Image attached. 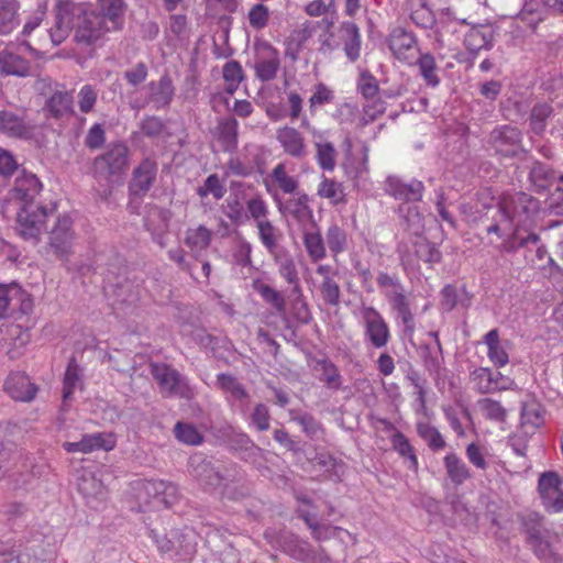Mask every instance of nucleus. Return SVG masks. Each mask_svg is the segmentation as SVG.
<instances>
[{
  "label": "nucleus",
  "mask_w": 563,
  "mask_h": 563,
  "mask_svg": "<svg viewBox=\"0 0 563 563\" xmlns=\"http://www.w3.org/2000/svg\"><path fill=\"white\" fill-rule=\"evenodd\" d=\"M223 79L227 82V92L234 93L240 82L244 79L242 66L236 60L225 63L222 70Z\"/></svg>",
  "instance_id": "50"
},
{
  "label": "nucleus",
  "mask_w": 563,
  "mask_h": 563,
  "mask_svg": "<svg viewBox=\"0 0 563 563\" xmlns=\"http://www.w3.org/2000/svg\"><path fill=\"white\" fill-rule=\"evenodd\" d=\"M316 369L321 372L320 382L324 383L330 389L338 390L342 386V376L339 368L329 360L317 361Z\"/></svg>",
  "instance_id": "41"
},
{
  "label": "nucleus",
  "mask_w": 563,
  "mask_h": 563,
  "mask_svg": "<svg viewBox=\"0 0 563 563\" xmlns=\"http://www.w3.org/2000/svg\"><path fill=\"white\" fill-rule=\"evenodd\" d=\"M544 415L545 409L541 404L526 402L521 408V424L530 426L532 429L540 428L544 422Z\"/></svg>",
  "instance_id": "44"
},
{
  "label": "nucleus",
  "mask_w": 563,
  "mask_h": 563,
  "mask_svg": "<svg viewBox=\"0 0 563 563\" xmlns=\"http://www.w3.org/2000/svg\"><path fill=\"white\" fill-rule=\"evenodd\" d=\"M534 555L542 563H562L561 556L552 549L549 538L541 539L537 542L529 544Z\"/></svg>",
  "instance_id": "57"
},
{
  "label": "nucleus",
  "mask_w": 563,
  "mask_h": 563,
  "mask_svg": "<svg viewBox=\"0 0 563 563\" xmlns=\"http://www.w3.org/2000/svg\"><path fill=\"white\" fill-rule=\"evenodd\" d=\"M529 181L534 192L543 194L548 191L555 181L559 183V176L550 166L534 161L529 172Z\"/></svg>",
  "instance_id": "25"
},
{
  "label": "nucleus",
  "mask_w": 563,
  "mask_h": 563,
  "mask_svg": "<svg viewBox=\"0 0 563 563\" xmlns=\"http://www.w3.org/2000/svg\"><path fill=\"white\" fill-rule=\"evenodd\" d=\"M389 48L399 60H408L416 49V37L401 27H396L389 35Z\"/></svg>",
  "instance_id": "26"
},
{
  "label": "nucleus",
  "mask_w": 563,
  "mask_h": 563,
  "mask_svg": "<svg viewBox=\"0 0 563 563\" xmlns=\"http://www.w3.org/2000/svg\"><path fill=\"white\" fill-rule=\"evenodd\" d=\"M264 538L274 547L282 549L290 558L301 563H330L331 558L327 551L320 547L313 549L311 544L300 539L291 532H279L266 530Z\"/></svg>",
  "instance_id": "2"
},
{
  "label": "nucleus",
  "mask_w": 563,
  "mask_h": 563,
  "mask_svg": "<svg viewBox=\"0 0 563 563\" xmlns=\"http://www.w3.org/2000/svg\"><path fill=\"white\" fill-rule=\"evenodd\" d=\"M260 57L255 63V75L261 81H271L276 78L280 67L278 51L267 41L255 43Z\"/></svg>",
  "instance_id": "13"
},
{
  "label": "nucleus",
  "mask_w": 563,
  "mask_h": 563,
  "mask_svg": "<svg viewBox=\"0 0 563 563\" xmlns=\"http://www.w3.org/2000/svg\"><path fill=\"white\" fill-rule=\"evenodd\" d=\"M78 492L85 498L86 504L99 509L103 506L108 498V492L100 479L91 473H85L78 478Z\"/></svg>",
  "instance_id": "16"
},
{
  "label": "nucleus",
  "mask_w": 563,
  "mask_h": 563,
  "mask_svg": "<svg viewBox=\"0 0 563 563\" xmlns=\"http://www.w3.org/2000/svg\"><path fill=\"white\" fill-rule=\"evenodd\" d=\"M319 196L330 199L332 203L345 202L343 185L334 179L323 178L318 188Z\"/></svg>",
  "instance_id": "48"
},
{
  "label": "nucleus",
  "mask_w": 563,
  "mask_h": 563,
  "mask_svg": "<svg viewBox=\"0 0 563 563\" xmlns=\"http://www.w3.org/2000/svg\"><path fill=\"white\" fill-rule=\"evenodd\" d=\"M97 12L114 32L121 31L124 25V16L128 10L125 0H97Z\"/></svg>",
  "instance_id": "21"
},
{
  "label": "nucleus",
  "mask_w": 563,
  "mask_h": 563,
  "mask_svg": "<svg viewBox=\"0 0 563 563\" xmlns=\"http://www.w3.org/2000/svg\"><path fill=\"white\" fill-rule=\"evenodd\" d=\"M494 29L490 25L472 27L465 35L464 44L472 54L481 49H489L493 46Z\"/></svg>",
  "instance_id": "27"
},
{
  "label": "nucleus",
  "mask_w": 563,
  "mask_h": 563,
  "mask_svg": "<svg viewBox=\"0 0 563 563\" xmlns=\"http://www.w3.org/2000/svg\"><path fill=\"white\" fill-rule=\"evenodd\" d=\"M256 228L262 244L272 256L285 251V249L279 245V242L283 239V232L269 220L261 222Z\"/></svg>",
  "instance_id": "33"
},
{
  "label": "nucleus",
  "mask_w": 563,
  "mask_h": 563,
  "mask_svg": "<svg viewBox=\"0 0 563 563\" xmlns=\"http://www.w3.org/2000/svg\"><path fill=\"white\" fill-rule=\"evenodd\" d=\"M308 202V195L302 192L296 198H289L284 203L280 202L278 209L282 214L291 216L298 223L305 224L313 222V212Z\"/></svg>",
  "instance_id": "22"
},
{
  "label": "nucleus",
  "mask_w": 563,
  "mask_h": 563,
  "mask_svg": "<svg viewBox=\"0 0 563 563\" xmlns=\"http://www.w3.org/2000/svg\"><path fill=\"white\" fill-rule=\"evenodd\" d=\"M130 150L124 143L110 144L107 151L97 156L91 166V175L99 183L110 185L126 170Z\"/></svg>",
  "instance_id": "3"
},
{
  "label": "nucleus",
  "mask_w": 563,
  "mask_h": 563,
  "mask_svg": "<svg viewBox=\"0 0 563 563\" xmlns=\"http://www.w3.org/2000/svg\"><path fill=\"white\" fill-rule=\"evenodd\" d=\"M21 296V286L16 283L0 284V318L13 313L14 300Z\"/></svg>",
  "instance_id": "42"
},
{
  "label": "nucleus",
  "mask_w": 563,
  "mask_h": 563,
  "mask_svg": "<svg viewBox=\"0 0 563 563\" xmlns=\"http://www.w3.org/2000/svg\"><path fill=\"white\" fill-rule=\"evenodd\" d=\"M419 355L422 360L424 369L434 377H439L442 371L443 355L442 344L438 346H430L429 344H421Z\"/></svg>",
  "instance_id": "34"
},
{
  "label": "nucleus",
  "mask_w": 563,
  "mask_h": 563,
  "mask_svg": "<svg viewBox=\"0 0 563 563\" xmlns=\"http://www.w3.org/2000/svg\"><path fill=\"white\" fill-rule=\"evenodd\" d=\"M420 75L423 77L427 85L437 87L440 84V78L437 75V65L434 57L427 53L422 54L418 62Z\"/></svg>",
  "instance_id": "55"
},
{
  "label": "nucleus",
  "mask_w": 563,
  "mask_h": 563,
  "mask_svg": "<svg viewBox=\"0 0 563 563\" xmlns=\"http://www.w3.org/2000/svg\"><path fill=\"white\" fill-rule=\"evenodd\" d=\"M520 530L526 534L528 544L549 538V530L544 527L543 517L537 512L520 516Z\"/></svg>",
  "instance_id": "29"
},
{
  "label": "nucleus",
  "mask_w": 563,
  "mask_h": 563,
  "mask_svg": "<svg viewBox=\"0 0 563 563\" xmlns=\"http://www.w3.org/2000/svg\"><path fill=\"white\" fill-rule=\"evenodd\" d=\"M212 233L205 225L198 228H189L186 230L185 244L192 251L198 252L206 250L211 243Z\"/></svg>",
  "instance_id": "40"
},
{
  "label": "nucleus",
  "mask_w": 563,
  "mask_h": 563,
  "mask_svg": "<svg viewBox=\"0 0 563 563\" xmlns=\"http://www.w3.org/2000/svg\"><path fill=\"white\" fill-rule=\"evenodd\" d=\"M317 161L324 170H332L335 166L336 151L332 143H316Z\"/></svg>",
  "instance_id": "61"
},
{
  "label": "nucleus",
  "mask_w": 563,
  "mask_h": 563,
  "mask_svg": "<svg viewBox=\"0 0 563 563\" xmlns=\"http://www.w3.org/2000/svg\"><path fill=\"white\" fill-rule=\"evenodd\" d=\"M0 134L12 139L27 140L33 134V128L25 120L24 112L2 109L0 110Z\"/></svg>",
  "instance_id": "15"
},
{
  "label": "nucleus",
  "mask_w": 563,
  "mask_h": 563,
  "mask_svg": "<svg viewBox=\"0 0 563 563\" xmlns=\"http://www.w3.org/2000/svg\"><path fill=\"white\" fill-rule=\"evenodd\" d=\"M327 244L333 254H339L346 246V233L336 224H332L325 234Z\"/></svg>",
  "instance_id": "63"
},
{
  "label": "nucleus",
  "mask_w": 563,
  "mask_h": 563,
  "mask_svg": "<svg viewBox=\"0 0 563 563\" xmlns=\"http://www.w3.org/2000/svg\"><path fill=\"white\" fill-rule=\"evenodd\" d=\"M342 40L344 43V52L351 62H355L360 57L361 52V34L360 29L354 22H343L340 26Z\"/></svg>",
  "instance_id": "32"
},
{
  "label": "nucleus",
  "mask_w": 563,
  "mask_h": 563,
  "mask_svg": "<svg viewBox=\"0 0 563 563\" xmlns=\"http://www.w3.org/2000/svg\"><path fill=\"white\" fill-rule=\"evenodd\" d=\"M487 143L501 157L526 159L528 156V151L522 146L521 131L509 124L496 126L489 133Z\"/></svg>",
  "instance_id": "4"
},
{
  "label": "nucleus",
  "mask_w": 563,
  "mask_h": 563,
  "mask_svg": "<svg viewBox=\"0 0 563 563\" xmlns=\"http://www.w3.org/2000/svg\"><path fill=\"white\" fill-rule=\"evenodd\" d=\"M357 90L366 100L375 99L379 92L378 81L368 70H364L360 75Z\"/></svg>",
  "instance_id": "60"
},
{
  "label": "nucleus",
  "mask_w": 563,
  "mask_h": 563,
  "mask_svg": "<svg viewBox=\"0 0 563 563\" xmlns=\"http://www.w3.org/2000/svg\"><path fill=\"white\" fill-rule=\"evenodd\" d=\"M174 433L178 441L188 445H199L203 442V435L191 423L177 422Z\"/></svg>",
  "instance_id": "52"
},
{
  "label": "nucleus",
  "mask_w": 563,
  "mask_h": 563,
  "mask_svg": "<svg viewBox=\"0 0 563 563\" xmlns=\"http://www.w3.org/2000/svg\"><path fill=\"white\" fill-rule=\"evenodd\" d=\"M151 537L161 553H174L181 560L190 559L196 553V536L191 529H173L166 534L152 530Z\"/></svg>",
  "instance_id": "5"
},
{
  "label": "nucleus",
  "mask_w": 563,
  "mask_h": 563,
  "mask_svg": "<svg viewBox=\"0 0 563 563\" xmlns=\"http://www.w3.org/2000/svg\"><path fill=\"white\" fill-rule=\"evenodd\" d=\"M393 448L401 455L402 457H407L409 460V468L417 471L418 470V460L415 454L412 445L409 443V440L405 437L404 433L397 431L390 439Z\"/></svg>",
  "instance_id": "49"
},
{
  "label": "nucleus",
  "mask_w": 563,
  "mask_h": 563,
  "mask_svg": "<svg viewBox=\"0 0 563 563\" xmlns=\"http://www.w3.org/2000/svg\"><path fill=\"white\" fill-rule=\"evenodd\" d=\"M276 139L287 155L299 159L307 156L305 137L297 129L287 125L279 128L276 131Z\"/></svg>",
  "instance_id": "19"
},
{
  "label": "nucleus",
  "mask_w": 563,
  "mask_h": 563,
  "mask_svg": "<svg viewBox=\"0 0 563 563\" xmlns=\"http://www.w3.org/2000/svg\"><path fill=\"white\" fill-rule=\"evenodd\" d=\"M275 263L278 266L279 275L289 284L296 283L299 279L298 271L294 258L285 251L273 255Z\"/></svg>",
  "instance_id": "47"
},
{
  "label": "nucleus",
  "mask_w": 563,
  "mask_h": 563,
  "mask_svg": "<svg viewBox=\"0 0 563 563\" xmlns=\"http://www.w3.org/2000/svg\"><path fill=\"white\" fill-rule=\"evenodd\" d=\"M562 481L555 472L542 473L539 477L538 489L542 501L547 498H551V495L558 494L561 489Z\"/></svg>",
  "instance_id": "56"
},
{
  "label": "nucleus",
  "mask_w": 563,
  "mask_h": 563,
  "mask_svg": "<svg viewBox=\"0 0 563 563\" xmlns=\"http://www.w3.org/2000/svg\"><path fill=\"white\" fill-rule=\"evenodd\" d=\"M150 100L156 109L167 108L174 97L175 88L168 75H163L158 81H152L148 85Z\"/></svg>",
  "instance_id": "31"
},
{
  "label": "nucleus",
  "mask_w": 563,
  "mask_h": 563,
  "mask_svg": "<svg viewBox=\"0 0 563 563\" xmlns=\"http://www.w3.org/2000/svg\"><path fill=\"white\" fill-rule=\"evenodd\" d=\"M46 115L60 120L74 114V97L68 91H55L44 106Z\"/></svg>",
  "instance_id": "23"
},
{
  "label": "nucleus",
  "mask_w": 563,
  "mask_h": 563,
  "mask_svg": "<svg viewBox=\"0 0 563 563\" xmlns=\"http://www.w3.org/2000/svg\"><path fill=\"white\" fill-rule=\"evenodd\" d=\"M82 373L75 357L68 362L63 385V400L64 402L71 399L73 393L76 387L81 386Z\"/></svg>",
  "instance_id": "39"
},
{
  "label": "nucleus",
  "mask_w": 563,
  "mask_h": 563,
  "mask_svg": "<svg viewBox=\"0 0 563 563\" xmlns=\"http://www.w3.org/2000/svg\"><path fill=\"white\" fill-rule=\"evenodd\" d=\"M384 189L387 195L409 205L422 199L424 185L421 180L415 178L406 181L398 176H388Z\"/></svg>",
  "instance_id": "12"
},
{
  "label": "nucleus",
  "mask_w": 563,
  "mask_h": 563,
  "mask_svg": "<svg viewBox=\"0 0 563 563\" xmlns=\"http://www.w3.org/2000/svg\"><path fill=\"white\" fill-rule=\"evenodd\" d=\"M62 446L68 453H89L99 449L110 451L115 446V439L111 433H92L82 435L77 442H64Z\"/></svg>",
  "instance_id": "17"
},
{
  "label": "nucleus",
  "mask_w": 563,
  "mask_h": 563,
  "mask_svg": "<svg viewBox=\"0 0 563 563\" xmlns=\"http://www.w3.org/2000/svg\"><path fill=\"white\" fill-rule=\"evenodd\" d=\"M273 180L278 185L285 194H294L298 188V181L294 177L287 175L285 166L278 164L272 172Z\"/></svg>",
  "instance_id": "62"
},
{
  "label": "nucleus",
  "mask_w": 563,
  "mask_h": 563,
  "mask_svg": "<svg viewBox=\"0 0 563 563\" xmlns=\"http://www.w3.org/2000/svg\"><path fill=\"white\" fill-rule=\"evenodd\" d=\"M158 166L155 159L151 157L143 158L133 169L131 179L128 184L130 196L129 208L131 212L137 213L140 201L153 187L156 181Z\"/></svg>",
  "instance_id": "6"
},
{
  "label": "nucleus",
  "mask_w": 563,
  "mask_h": 563,
  "mask_svg": "<svg viewBox=\"0 0 563 563\" xmlns=\"http://www.w3.org/2000/svg\"><path fill=\"white\" fill-rule=\"evenodd\" d=\"M377 284L378 286H393V290L386 291L385 296L394 310L409 306V301L405 295V288L397 275L380 272L377 276Z\"/></svg>",
  "instance_id": "28"
},
{
  "label": "nucleus",
  "mask_w": 563,
  "mask_h": 563,
  "mask_svg": "<svg viewBox=\"0 0 563 563\" xmlns=\"http://www.w3.org/2000/svg\"><path fill=\"white\" fill-rule=\"evenodd\" d=\"M320 292L325 303L336 307L341 299V289L333 278H325L320 285Z\"/></svg>",
  "instance_id": "64"
},
{
  "label": "nucleus",
  "mask_w": 563,
  "mask_h": 563,
  "mask_svg": "<svg viewBox=\"0 0 563 563\" xmlns=\"http://www.w3.org/2000/svg\"><path fill=\"white\" fill-rule=\"evenodd\" d=\"M253 289L266 303L271 305L277 313L284 314L286 312V299L280 291L258 279L254 280Z\"/></svg>",
  "instance_id": "37"
},
{
  "label": "nucleus",
  "mask_w": 563,
  "mask_h": 563,
  "mask_svg": "<svg viewBox=\"0 0 563 563\" xmlns=\"http://www.w3.org/2000/svg\"><path fill=\"white\" fill-rule=\"evenodd\" d=\"M239 123L235 118H225L219 121L214 135L224 152H234L238 148Z\"/></svg>",
  "instance_id": "30"
},
{
  "label": "nucleus",
  "mask_w": 563,
  "mask_h": 563,
  "mask_svg": "<svg viewBox=\"0 0 563 563\" xmlns=\"http://www.w3.org/2000/svg\"><path fill=\"white\" fill-rule=\"evenodd\" d=\"M113 29L85 2L58 0L54 7V20L47 29L54 46L62 44L73 32L74 42L84 48L95 46Z\"/></svg>",
  "instance_id": "1"
},
{
  "label": "nucleus",
  "mask_w": 563,
  "mask_h": 563,
  "mask_svg": "<svg viewBox=\"0 0 563 563\" xmlns=\"http://www.w3.org/2000/svg\"><path fill=\"white\" fill-rule=\"evenodd\" d=\"M150 369L164 397L177 396L188 400L194 397V390L186 378L170 365L152 363Z\"/></svg>",
  "instance_id": "7"
},
{
  "label": "nucleus",
  "mask_w": 563,
  "mask_h": 563,
  "mask_svg": "<svg viewBox=\"0 0 563 563\" xmlns=\"http://www.w3.org/2000/svg\"><path fill=\"white\" fill-rule=\"evenodd\" d=\"M18 0H0V35L10 34L18 25Z\"/></svg>",
  "instance_id": "35"
},
{
  "label": "nucleus",
  "mask_w": 563,
  "mask_h": 563,
  "mask_svg": "<svg viewBox=\"0 0 563 563\" xmlns=\"http://www.w3.org/2000/svg\"><path fill=\"white\" fill-rule=\"evenodd\" d=\"M41 189L42 184L38 178L34 174L27 173L23 169L15 178L12 192L14 198L23 201L24 203H32Z\"/></svg>",
  "instance_id": "24"
},
{
  "label": "nucleus",
  "mask_w": 563,
  "mask_h": 563,
  "mask_svg": "<svg viewBox=\"0 0 563 563\" xmlns=\"http://www.w3.org/2000/svg\"><path fill=\"white\" fill-rule=\"evenodd\" d=\"M74 240L75 231L70 216H56L55 223L48 231V249L58 260L67 261L71 254Z\"/></svg>",
  "instance_id": "9"
},
{
  "label": "nucleus",
  "mask_w": 563,
  "mask_h": 563,
  "mask_svg": "<svg viewBox=\"0 0 563 563\" xmlns=\"http://www.w3.org/2000/svg\"><path fill=\"white\" fill-rule=\"evenodd\" d=\"M165 122L156 115H145L140 122L141 133L148 139H158L164 135Z\"/></svg>",
  "instance_id": "58"
},
{
  "label": "nucleus",
  "mask_w": 563,
  "mask_h": 563,
  "mask_svg": "<svg viewBox=\"0 0 563 563\" xmlns=\"http://www.w3.org/2000/svg\"><path fill=\"white\" fill-rule=\"evenodd\" d=\"M51 217H55L54 208L24 203L18 212L16 231L23 239L38 242L46 220Z\"/></svg>",
  "instance_id": "8"
},
{
  "label": "nucleus",
  "mask_w": 563,
  "mask_h": 563,
  "mask_svg": "<svg viewBox=\"0 0 563 563\" xmlns=\"http://www.w3.org/2000/svg\"><path fill=\"white\" fill-rule=\"evenodd\" d=\"M173 212L157 205H147L143 219L145 229L151 233L152 239L162 249L166 246L165 236L169 230V222Z\"/></svg>",
  "instance_id": "10"
},
{
  "label": "nucleus",
  "mask_w": 563,
  "mask_h": 563,
  "mask_svg": "<svg viewBox=\"0 0 563 563\" xmlns=\"http://www.w3.org/2000/svg\"><path fill=\"white\" fill-rule=\"evenodd\" d=\"M303 244L313 262L320 261L325 256L324 242L319 232H305Z\"/></svg>",
  "instance_id": "54"
},
{
  "label": "nucleus",
  "mask_w": 563,
  "mask_h": 563,
  "mask_svg": "<svg viewBox=\"0 0 563 563\" xmlns=\"http://www.w3.org/2000/svg\"><path fill=\"white\" fill-rule=\"evenodd\" d=\"M415 254L419 260L429 264L439 263L442 257L440 250L434 243L421 238L415 242Z\"/></svg>",
  "instance_id": "51"
},
{
  "label": "nucleus",
  "mask_w": 563,
  "mask_h": 563,
  "mask_svg": "<svg viewBox=\"0 0 563 563\" xmlns=\"http://www.w3.org/2000/svg\"><path fill=\"white\" fill-rule=\"evenodd\" d=\"M398 213L402 219L406 230L419 235L423 230V218L416 206L400 205Z\"/></svg>",
  "instance_id": "43"
},
{
  "label": "nucleus",
  "mask_w": 563,
  "mask_h": 563,
  "mask_svg": "<svg viewBox=\"0 0 563 563\" xmlns=\"http://www.w3.org/2000/svg\"><path fill=\"white\" fill-rule=\"evenodd\" d=\"M444 466L449 478L456 486L462 485L471 477L466 464L455 453H449L444 457Z\"/></svg>",
  "instance_id": "38"
},
{
  "label": "nucleus",
  "mask_w": 563,
  "mask_h": 563,
  "mask_svg": "<svg viewBox=\"0 0 563 563\" xmlns=\"http://www.w3.org/2000/svg\"><path fill=\"white\" fill-rule=\"evenodd\" d=\"M477 405L488 420L505 422L507 412L499 401L483 398L477 401Z\"/></svg>",
  "instance_id": "59"
},
{
  "label": "nucleus",
  "mask_w": 563,
  "mask_h": 563,
  "mask_svg": "<svg viewBox=\"0 0 563 563\" xmlns=\"http://www.w3.org/2000/svg\"><path fill=\"white\" fill-rule=\"evenodd\" d=\"M308 26L294 30L285 41V56L291 62H297L305 43L311 37Z\"/></svg>",
  "instance_id": "36"
},
{
  "label": "nucleus",
  "mask_w": 563,
  "mask_h": 563,
  "mask_svg": "<svg viewBox=\"0 0 563 563\" xmlns=\"http://www.w3.org/2000/svg\"><path fill=\"white\" fill-rule=\"evenodd\" d=\"M553 114V108L547 102L536 103L530 113V126L533 133L540 135L544 132L547 120Z\"/></svg>",
  "instance_id": "45"
},
{
  "label": "nucleus",
  "mask_w": 563,
  "mask_h": 563,
  "mask_svg": "<svg viewBox=\"0 0 563 563\" xmlns=\"http://www.w3.org/2000/svg\"><path fill=\"white\" fill-rule=\"evenodd\" d=\"M4 390L14 400L31 401L37 391V387L21 372L11 373L4 382Z\"/></svg>",
  "instance_id": "20"
},
{
  "label": "nucleus",
  "mask_w": 563,
  "mask_h": 563,
  "mask_svg": "<svg viewBox=\"0 0 563 563\" xmlns=\"http://www.w3.org/2000/svg\"><path fill=\"white\" fill-rule=\"evenodd\" d=\"M417 432L432 451H439L445 446V441L435 427L426 422H419L417 423Z\"/></svg>",
  "instance_id": "53"
},
{
  "label": "nucleus",
  "mask_w": 563,
  "mask_h": 563,
  "mask_svg": "<svg viewBox=\"0 0 563 563\" xmlns=\"http://www.w3.org/2000/svg\"><path fill=\"white\" fill-rule=\"evenodd\" d=\"M217 383L223 391L230 394L235 400H244L250 397L245 387L231 374H219Z\"/></svg>",
  "instance_id": "46"
},
{
  "label": "nucleus",
  "mask_w": 563,
  "mask_h": 563,
  "mask_svg": "<svg viewBox=\"0 0 563 563\" xmlns=\"http://www.w3.org/2000/svg\"><path fill=\"white\" fill-rule=\"evenodd\" d=\"M190 475L206 489L213 490L219 487L225 477L200 455H195L189 460Z\"/></svg>",
  "instance_id": "14"
},
{
  "label": "nucleus",
  "mask_w": 563,
  "mask_h": 563,
  "mask_svg": "<svg viewBox=\"0 0 563 563\" xmlns=\"http://www.w3.org/2000/svg\"><path fill=\"white\" fill-rule=\"evenodd\" d=\"M365 324V336L376 349L386 346L390 339L388 324L374 307H363L361 310Z\"/></svg>",
  "instance_id": "11"
},
{
  "label": "nucleus",
  "mask_w": 563,
  "mask_h": 563,
  "mask_svg": "<svg viewBox=\"0 0 563 563\" xmlns=\"http://www.w3.org/2000/svg\"><path fill=\"white\" fill-rule=\"evenodd\" d=\"M0 74L3 76L27 77L31 74V63L8 45L0 52Z\"/></svg>",
  "instance_id": "18"
}]
</instances>
